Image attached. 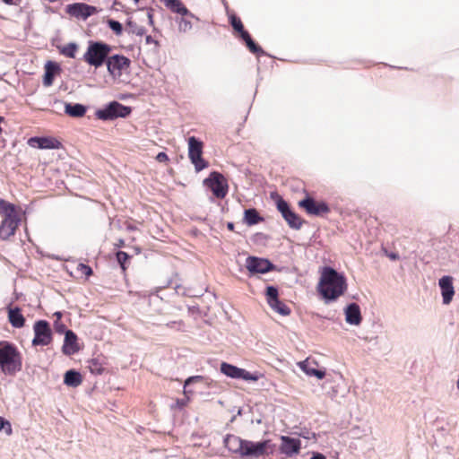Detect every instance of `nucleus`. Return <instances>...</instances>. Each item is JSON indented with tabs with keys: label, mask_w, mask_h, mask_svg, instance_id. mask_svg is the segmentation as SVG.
<instances>
[{
	"label": "nucleus",
	"mask_w": 459,
	"mask_h": 459,
	"mask_svg": "<svg viewBox=\"0 0 459 459\" xmlns=\"http://www.w3.org/2000/svg\"><path fill=\"white\" fill-rule=\"evenodd\" d=\"M22 355L17 347L7 341L0 342V368L7 376L22 370Z\"/></svg>",
	"instance_id": "obj_2"
},
{
	"label": "nucleus",
	"mask_w": 459,
	"mask_h": 459,
	"mask_svg": "<svg viewBox=\"0 0 459 459\" xmlns=\"http://www.w3.org/2000/svg\"><path fill=\"white\" fill-rule=\"evenodd\" d=\"M278 211L281 212L282 218L286 221L289 227L293 230H299L302 224L305 222V221L302 220L300 216L291 209L290 204L285 200L279 202Z\"/></svg>",
	"instance_id": "obj_14"
},
{
	"label": "nucleus",
	"mask_w": 459,
	"mask_h": 459,
	"mask_svg": "<svg viewBox=\"0 0 459 459\" xmlns=\"http://www.w3.org/2000/svg\"><path fill=\"white\" fill-rule=\"evenodd\" d=\"M108 74L116 77H120L124 70L130 67L131 60L124 55L115 54L109 56L105 64Z\"/></svg>",
	"instance_id": "obj_13"
},
{
	"label": "nucleus",
	"mask_w": 459,
	"mask_h": 459,
	"mask_svg": "<svg viewBox=\"0 0 459 459\" xmlns=\"http://www.w3.org/2000/svg\"><path fill=\"white\" fill-rule=\"evenodd\" d=\"M187 403V400L185 399H177L176 406L179 409H183Z\"/></svg>",
	"instance_id": "obj_47"
},
{
	"label": "nucleus",
	"mask_w": 459,
	"mask_h": 459,
	"mask_svg": "<svg viewBox=\"0 0 459 459\" xmlns=\"http://www.w3.org/2000/svg\"><path fill=\"white\" fill-rule=\"evenodd\" d=\"M241 414H242V409H238L237 415H241Z\"/></svg>",
	"instance_id": "obj_59"
},
{
	"label": "nucleus",
	"mask_w": 459,
	"mask_h": 459,
	"mask_svg": "<svg viewBox=\"0 0 459 459\" xmlns=\"http://www.w3.org/2000/svg\"><path fill=\"white\" fill-rule=\"evenodd\" d=\"M280 452L288 457H292L299 454L301 449V441L299 438L290 436H281Z\"/></svg>",
	"instance_id": "obj_15"
},
{
	"label": "nucleus",
	"mask_w": 459,
	"mask_h": 459,
	"mask_svg": "<svg viewBox=\"0 0 459 459\" xmlns=\"http://www.w3.org/2000/svg\"><path fill=\"white\" fill-rule=\"evenodd\" d=\"M19 224V221H10V219H4L0 224V238L2 240H7L11 236H13Z\"/></svg>",
	"instance_id": "obj_23"
},
{
	"label": "nucleus",
	"mask_w": 459,
	"mask_h": 459,
	"mask_svg": "<svg viewBox=\"0 0 459 459\" xmlns=\"http://www.w3.org/2000/svg\"><path fill=\"white\" fill-rule=\"evenodd\" d=\"M221 372L229 377L239 379L241 377L242 368L227 362H222L221 364Z\"/></svg>",
	"instance_id": "obj_31"
},
{
	"label": "nucleus",
	"mask_w": 459,
	"mask_h": 459,
	"mask_svg": "<svg viewBox=\"0 0 459 459\" xmlns=\"http://www.w3.org/2000/svg\"><path fill=\"white\" fill-rule=\"evenodd\" d=\"M257 236H261L262 237V236H264V234L263 233H258Z\"/></svg>",
	"instance_id": "obj_61"
},
{
	"label": "nucleus",
	"mask_w": 459,
	"mask_h": 459,
	"mask_svg": "<svg viewBox=\"0 0 459 459\" xmlns=\"http://www.w3.org/2000/svg\"><path fill=\"white\" fill-rule=\"evenodd\" d=\"M264 295L269 307L273 311L283 316L290 314V308L279 299V290L277 286L267 285Z\"/></svg>",
	"instance_id": "obj_10"
},
{
	"label": "nucleus",
	"mask_w": 459,
	"mask_h": 459,
	"mask_svg": "<svg viewBox=\"0 0 459 459\" xmlns=\"http://www.w3.org/2000/svg\"><path fill=\"white\" fill-rule=\"evenodd\" d=\"M44 69L42 83L44 86L49 87L53 84L56 75L60 73L61 67L58 63L49 60L45 64Z\"/></svg>",
	"instance_id": "obj_20"
},
{
	"label": "nucleus",
	"mask_w": 459,
	"mask_h": 459,
	"mask_svg": "<svg viewBox=\"0 0 459 459\" xmlns=\"http://www.w3.org/2000/svg\"><path fill=\"white\" fill-rule=\"evenodd\" d=\"M118 7L123 8V7H124V5H123V4H122L121 2H119L118 0H115V1L113 2V4H112V9H114V10H117H117H119V8H118Z\"/></svg>",
	"instance_id": "obj_50"
},
{
	"label": "nucleus",
	"mask_w": 459,
	"mask_h": 459,
	"mask_svg": "<svg viewBox=\"0 0 459 459\" xmlns=\"http://www.w3.org/2000/svg\"><path fill=\"white\" fill-rule=\"evenodd\" d=\"M54 316L56 317V320H61L63 313L61 311H56L54 313Z\"/></svg>",
	"instance_id": "obj_55"
},
{
	"label": "nucleus",
	"mask_w": 459,
	"mask_h": 459,
	"mask_svg": "<svg viewBox=\"0 0 459 459\" xmlns=\"http://www.w3.org/2000/svg\"><path fill=\"white\" fill-rule=\"evenodd\" d=\"M203 185L212 192V196L215 198L223 199L228 195V180L219 171H212L209 176L204 179Z\"/></svg>",
	"instance_id": "obj_6"
},
{
	"label": "nucleus",
	"mask_w": 459,
	"mask_h": 459,
	"mask_svg": "<svg viewBox=\"0 0 459 459\" xmlns=\"http://www.w3.org/2000/svg\"><path fill=\"white\" fill-rule=\"evenodd\" d=\"M65 113L71 117H82L87 112V106L81 103L64 102Z\"/></svg>",
	"instance_id": "obj_26"
},
{
	"label": "nucleus",
	"mask_w": 459,
	"mask_h": 459,
	"mask_svg": "<svg viewBox=\"0 0 459 459\" xmlns=\"http://www.w3.org/2000/svg\"><path fill=\"white\" fill-rule=\"evenodd\" d=\"M240 39L245 43L247 49L256 56H266L265 51L252 39L249 32H245Z\"/></svg>",
	"instance_id": "obj_29"
},
{
	"label": "nucleus",
	"mask_w": 459,
	"mask_h": 459,
	"mask_svg": "<svg viewBox=\"0 0 459 459\" xmlns=\"http://www.w3.org/2000/svg\"><path fill=\"white\" fill-rule=\"evenodd\" d=\"M78 271H80L82 274H84L86 277H90L93 274V271L91 266L85 264H79L77 266Z\"/></svg>",
	"instance_id": "obj_43"
},
{
	"label": "nucleus",
	"mask_w": 459,
	"mask_h": 459,
	"mask_svg": "<svg viewBox=\"0 0 459 459\" xmlns=\"http://www.w3.org/2000/svg\"><path fill=\"white\" fill-rule=\"evenodd\" d=\"M54 330L59 334H66L69 329L66 328V325L61 320L54 321Z\"/></svg>",
	"instance_id": "obj_41"
},
{
	"label": "nucleus",
	"mask_w": 459,
	"mask_h": 459,
	"mask_svg": "<svg viewBox=\"0 0 459 459\" xmlns=\"http://www.w3.org/2000/svg\"><path fill=\"white\" fill-rule=\"evenodd\" d=\"M275 445L270 439H264L258 442L245 439L243 443L240 458L255 459L273 454Z\"/></svg>",
	"instance_id": "obj_5"
},
{
	"label": "nucleus",
	"mask_w": 459,
	"mask_h": 459,
	"mask_svg": "<svg viewBox=\"0 0 459 459\" xmlns=\"http://www.w3.org/2000/svg\"><path fill=\"white\" fill-rule=\"evenodd\" d=\"M224 446L233 454L238 455L240 456L241 450L243 446V443L245 439L231 434L226 435L224 437Z\"/></svg>",
	"instance_id": "obj_24"
},
{
	"label": "nucleus",
	"mask_w": 459,
	"mask_h": 459,
	"mask_svg": "<svg viewBox=\"0 0 459 459\" xmlns=\"http://www.w3.org/2000/svg\"><path fill=\"white\" fill-rule=\"evenodd\" d=\"M6 4H18L21 0H2Z\"/></svg>",
	"instance_id": "obj_52"
},
{
	"label": "nucleus",
	"mask_w": 459,
	"mask_h": 459,
	"mask_svg": "<svg viewBox=\"0 0 459 459\" xmlns=\"http://www.w3.org/2000/svg\"><path fill=\"white\" fill-rule=\"evenodd\" d=\"M80 351L78 337L73 330H68L64 339L62 352L66 356H71Z\"/></svg>",
	"instance_id": "obj_18"
},
{
	"label": "nucleus",
	"mask_w": 459,
	"mask_h": 459,
	"mask_svg": "<svg viewBox=\"0 0 459 459\" xmlns=\"http://www.w3.org/2000/svg\"><path fill=\"white\" fill-rule=\"evenodd\" d=\"M245 266L249 273V276L279 271L277 266L270 259L255 255L247 257Z\"/></svg>",
	"instance_id": "obj_8"
},
{
	"label": "nucleus",
	"mask_w": 459,
	"mask_h": 459,
	"mask_svg": "<svg viewBox=\"0 0 459 459\" xmlns=\"http://www.w3.org/2000/svg\"><path fill=\"white\" fill-rule=\"evenodd\" d=\"M134 4H138L140 0H133Z\"/></svg>",
	"instance_id": "obj_60"
},
{
	"label": "nucleus",
	"mask_w": 459,
	"mask_h": 459,
	"mask_svg": "<svg viewBox=\"0 0 459 459\" xmlns=\"http://www.w3.org/2000/svg\"><path fill=\"white\" fill-rule=\"evenodd\" d=\"M347 286V280L343 273L331 266L323 267L317 290L325 303L329 304L337 300L345 293Z\"/></svg>",
	"instance_id": "obj_1"
},
{
	"label": "nucleus",
	"mask_w": 459,
	"mask_h": 459,
	"mask_svg": "<svg viewBox=\"0 0 459 459\" xmlns=\"http://www.w3.org/2000/svg\"><path fill=\"white\" fill-rule=\"evenodd\" d=\"M30 147L41 150H57L61 148L62 143L52 136H33L28 140Z\"/></svg>",
	"instance_id": "obj_16"
},
{
	"label": "nucleus",
	"mask_w": 459,
	"mask_h": 459,
	"mask_svg": "<svg viewBox=\"0 0 459 459\" xmlns=\"http://www.w3.org/2000/svg\"><path fill=\"white\" fill-rule=\"evenodd\" d=\"M33 346H48L53 340L50 324L47 320H37L33 325Z\"/></svg>",
	"instance_id": "obj_9"
},
{
	"label": "nucleus",
	"mask_w": 459,
	"mask_h": 459,
	"mask_svg": "<svg viewBox=\"0 0 459 459\" xmlns=\"http://www.w3.org/2000/svg\"><path fill=\"white\" fill-rule=\"evenodd\" d=\"M271 199L275 201L276 208L278 209V204L280 201L284 200L277 192H272L270 194Z\"/></svg>",
	"instance_id": "obj_46"
},
{
	"label": "nucleus",
	"mask_w": 459,
	"mask_h": 459,
	"mask_svg": "<svg viewBox=\"0 0 459 459\" xmlns=\"http://www.w3.org/2000/svg\"><path fill=\"white\" fill-rule=\"evenodd\" d=\"M310 459H326V456L321 453L315 452L312 454Z\"/></svg>",
	"instance_id": "obj_49"
},
{
	"label": "nucleus",
	"mask_w": 459,
	"mask_h": 459,
	"mask_svg": "<svg viewBox=\"0 0 459 459\" xmlns=\"http://www.w3.org/2000/svg\"><path fill=\"white\" fill-rule=\"evenodd\" d=\"M230 23L233 30L238 34V37H242L245 32H248L245 30L244 25L239 17L236 15L230 16Z\"/></svg>",
	"instance_id": "obj_33"
},
{
	"label": "nucleus",
	"mask_w": 459,
	"mask_h": 459,
	"mask_svg": "<svg viewBox=\"0 0 459 459\" xmlns=\"http://www.w3.org/2000/svg\"><path fill=\"white\" fill-rule=\"evenodd\" d=\"M107 24L108 28L117 35L120 36L123 33L124 28L120 22L114 19H108Z\"/></svg>",
	"instance_id": "obj_38"
},
{
	"label": "nucleus",
	"mask_w": 459,
	"mask_h": 459,
	"mask_svg": "<svg viewBox=\"0 0 459 459\" xmlns=\"http://www.w3.org/2000/svg\"><path fill=\"white\" fill-rule=\"evenodd\" d=\"M384 253L392 261H397L400 259V256L396 252H389L388 250L384 249Z\"/></svg>",
	"instance_id": "obj_44"
},
{
	"label": "nucleus",
	"mask_w": 459,
	"mask_h": 459,
	"mask_svg": "<svg viewBox=\"0 0 459 459\" xmlns=\"http://www.w3.org/2000/svg\"><path fill=\"white\" fill-rule=\"evenodd\" d=\"M0 213L4 216V219L21 221L15 205L4 199H0Z\"/></svg>",
	"instance_id": "obj_27"
},
{
	"label": "nucleus",
	"mask_w": 459,
	"mask_h": 459,
	"mask_svg": "<svg viewBox=\"0 0 459 459\" xmlns=\"http://www.w3.org/2000/svg\"><path fill=\"white\" fill-rule=\"evenodd\" d=\"M299 206L309 215L323 216L330 212V207L325 201L317 202L314 197L306 195L299 202Z\"/></svg>",
	"instance_id": "obj_12"
},
{
	"label": "nucleus",
	"mask_w": 459,
	"mask_h": 459,
	"mask_svg": "<svg viewBox=\"0 0 459 459\" xmlns=\"http://www.w3.org/2000/svg\"><path fill=\"white\" fill-rule=\"evenodd\" d=\"M131 257L132 256L125 251L119 250L116 253L117 262L123 272L126 270V263L131 259Z\"/></svg>",
	"instance_id": "obj_36"
},
{
	"label": "nucleus",
	"mask_w": 459,
	"mask_h": 459,
	"mask_svg": "<svg viewBox=\"0 0 459 459\" xmlns=\"http://www.w3.org/2000/svg\"><path fill=\"white\" fill-rule=\"evenodd\" d=\"M258 378H259V377L256 373H251V372L247 371L246 369L242 368L241 377L239 379H243L246 381H257Z\"/></svg>",
	"instance_id": "obj_42"
},
{
	"label": "nucleus",
	"mask_w": 459,
	"mask_h": 459,
	"mask_svg": "<svg viewBox=\"0 0 459 459\" xmlns=\"http://www.w3.org/2000/svg\"><path fill=\"white\" fill-rule=\"evenodd\" d=\"M82 382V375L76 369H69L64 375V384L70 387H77Z\"/></svg>",
	"instance_id": "obj_30"
},
{
	"label": "nucleus",
	"mask_w": 459,
	"mask_h": 459,
	"mask_svg": "<svg viewBox=\"0 0 459 459\" xmlns=\"http://www.w3.org/2000/svg\"><path fill=\"white\" fill-rule=\"evenodd\" d=\"M227 229L230 231H234L235 224L232 221L227 222Z\"/></svg>",
	"instance_id": "obj_53"
},
{
	"label": "nucleus",
	"mask_w": 459,
	"mask_h": 459,
	"mask_svg": "<svg viewBox=\"0 0 459 459\" xmlns=\"http://www.w3.org/2000/svg\"><path fill=\"white\" fill-rule=\"evenodd\" d=\"M203 381H204V377H202V376H192V377H187L185 380V384H184V394L186 395L192 394L193 391L191 389H189V386L195 383H201Z\"/></svg>",
	"instance_id": "obj_37"
},
{
	"label": "nucleus",
	"mask_w": 459,
	"mask_h": 459,
	"mask_svg": "<svg viewBox=\"0 0 459 459\" xmlns=\"http://www.w3.org/2000/svg\"><path fill=\"white\" fill-rule=\"evenodd\" d=\"M78 44L75 42H70L66 45L58 47L59 53L66 57L74 58L78 50Z\"/></svg>",
	"instance_id": "obj_32"
},
{
	"label": "nucleus",
	"mask_w": 459,
	"mask_h": 459,
	"mask_svg": "<svg viewBox=\"0 0 459 459\" xmlns=\"http://www.w3.org/2000/svg\"><path fill=\"white\" fill-rule=\"evenodd\" d=\"M126 25L128 29V32L132 34H135L137 36H143L146 30L143 26H139L135 22H134L131 18H128L126 22Z\"/></svg>",
	"instance_id": "obj_34"
},
{
	"label": "nucleus",
	"mask_w": 459,
	"mask_h": 459,
	"mask_svg": "<svg viewBox=\"0 0 459 459\" xmlns=\"http://www.w3.org/2000/svg\"><path fill=\"white\" fill-rule=\"evenodd\" d=\"M8 310V320L11 325L14 328H22L25 325V317L22 313V309L19 307H7Z\"/></svg>",
	"instance_id": "obj_25"
},
{
	"label": "nucleus",
	"mask_w": 459,
	"mask_h": 459,
	"mask_svg": "<svg viewBox=\"0 0 459 459\" xmlns=\"http://www.w3.org/2000/svg\"><path fill=\"white\" fill-rule=\"evenodd\" d=\"M165 6L169 8L171 12L180 14L181 16H190V18H195L198 20L182 3L181 0H161Z\"/></svg>",
	"instance_id": "obj_21"
},
{
	"label": "nucleus",
	"mask_w": 459,
	"mask_h": 459,
	"mask_svg": "<svg viewBox=\"0 0 459 459\" xmlns=\"http://www.w3.org/2000/svg\"><path fill=\"white\" fill-rule=\"evenodd\" d=\"M264 221V218L255 208H248L244 211L243 222L247 226H254Z\"/></svg>",
	"instance_id": "obj_28"
},
{
	"label": "nucleus",
	"mask_w": 459,
	"mask_h": 459,
	"mask_svg": "<svg viewBox=\"0 0 459 459\" xmlns=\"http://www.w3.org/2000/svg\"><path fill=\"white\" fill-rule=\"evenodd\" d=\"M87 368L93 375H101L104 371L103 365L99 359H91L88 360Z\"/></svg>",
	"instance_id": "obj_35"
},
{
	"label": "nucleus",
	"mask_w": 459,
	"mask_h": 459,
	"mask_svg": "<svg viewBox=\"0 0 459 459\" xmlns=\"http://www.w3.org/2000/svg\"><path fill=\"white\" fill-rule=\"evenodd\" d=\"M113 47L101 40H90L82 60L89 65L100 68L106 64Z\"/></svg>",
	"instance_id": "obj_3"
},
{
	"label": "nucleus",
	"mask_w": 459,
	"mask_h": 459,
	"mask_svg": "<svg viewBox=\"0 0 459 459\" xmlns=\"http://www.w3.org/2000/svg\"><path fill=\"white\" fill-rule=\"evenodd\" d=\"M345 321L351 325H359L362 321L359 306L355 303H349L343 309Z\"/></svg>",
	"instance_id": "obj_19"
},
{
	"label": "nucleus",
	"mask_w": 459,
	"mask_h": 459,
	"mask_svg": "<svg viewBox=\"0 0 459 459\" xmlns=\"http://www.w3.org/2000/svg\"><path fill=\"white\" fill-rule=\"evenodd\" d=\"M65 13L77 20L86 21L91 16L99 13V9L83 2L69 4L65 8Z\"/></svg>",
	"instance_id": "obj_11"
},
{
	"label": "nucleus",
	"mask_w": 459,
	"mask_h": 459,
	"mask_svg": "<svg viewBox=\"0 0 459 459\" xmlns=\"http://www.w3.org/2000/svg\"><path fill=\"white\" fill-rule=\"evenodd\" d=\"M156 160L159 162H166L169 160V156L166 152H160L157 154Z\"/></svg>",
	"instance_id": "obj_45"
},
{
	"label": "nucleus",
	"mask_w": 459,
	"mask_h": 459,
	"mask_svg": "<svg viewBox=\"0 0 459 459\" xmlns=\"http://www.w3.org/2000/svg\"><path fill=\"white\" fill-rule=\"evenodd\" d=\"M316 366V363L315 361H309L308 359L299 362V367L306 375L316 377L317 379H323L325 377V370L318 369Z\"/></svg>",
	"instance_id": "obj_22"
},
{
	"label": "nucleus",
	"mask_w": 459,
	"mask_h": 459,
	"mask_svg": "<svg viewBox=\"0 0 459 459\" xmlns=\"http://www.w3.org/2000/svg\"><path fill=\"white\" fill-rule=\"evenodd\" d=\"M188 309H189L190 311H194V310H195V309L197 310V309H198V307H188Z\"/></svg>",
	"instance_id": "obj_58"
},
{
	"label": "nucleus",
	"mask_w": 459,
	"mask_h": 459,
	"mask_svg": "<svg viewBox=\"0 0 459 459\" xmlns=\"http://www.w3.org/2000/svg\"><path fill=\"white\" fill-rule=\"evenodd\" d=\"M188 143V157L195 166L196 172H199L209 166L208 161L203 158L204 143L195 136H190Z\"/></svg>",
	"instance_id": "obj_7"
},
{
	"label": "nucleus",
	"mask_w": 459,
	"mask_h": 459,
	"mask_svg": "<svg viewBox=\"0 0 459 459\" xmlns=\"http://www.w3.org/2000/svg\"><path fill=\"white\" fill-rule=\"evenodd\" d=\"M453 281L454 279L450 275H444L438 280V286L441 290L442 302L444 305H449L455 295Z\"/></svg>",
	"instance_id": "obj_17"
},
{
	"label": "nucleus",
	"mask_w": 459,
	"mask_h": 459,
	"mask_svg": "<svg viewBox=\"0 0 459 459\" xmlns=\"http://www.w3.org/2000/svg\"><path fill=\"white\" fill-rule=\"evenodd\" d=\"M127 230H130V231H133V230H136V227L130 224V225L127 226Z\"/></svg>",
	"instance_id": "obj_56"
},
{
	"label": "nucleus",
	"mask_w": 459,
	"mask_h": 459,
	"mask_svg": "<svg viewBox=\"0 0 459 459\" xmlns=\"http://www.w3.org/2000/svg\"><path fill=\"white\" fill-rule=\"evenodd\" d=\"M145 42H146V44H152L153 43V44H155V46H157V47L159 46L158 40L154 39L151 35H147L145 37Z\"/></svg>",
	"instance_id": "obj_48"
},
{
	"label": "nucleus",
	"mask_w": 459,
	"mask_h": 459,
	"mask_svg": "<svg viewBox=\"0 0 459 459\" xmlns=\"http://www.w3.org/2000/svg\"><path fill=\"white\" fill-rule=\"evenodd\" d=\"M132 113V108L117 100H112L95 111L96 118L101 121H113L117 118H126Z\"/></svg>",
	"instance_id": "obj_4"
},
{
	"label": "nucleus",
	"mask_w": 459,
	"mask_h": 459,
	"mask_svg": "<svg viewBox=\"0 0 459 459\" xmlns=\"http://www.w3.org/2000/svg\"><path fill=\"white\" fill-rule=\"evenodd\" d=\"M3 430L8 436H10L13 432L10 421L4 419V417H0V432Z\"/></svg>",
	"instance_id": "obj_40"
},
{
	"label": "nucleus",
	"mask_w": 459,
	"mask_h": 459,
	"mask_svg": "<svg viewBox=\"0 0 459 459\" xmlns=\"http://www.w3.org/2000/svg\"><path fill=\"white\" fill-rule=\"evenodd\" d=\"M134 250H135L136 254H140L142 251L141 247H134Z\"/></svg>",
	"instance_id": "obj_57"
},
{
	"label": "nucleus",
	"mask_w": 459,
	"mask_h": 459,
	"mask_svg": "<svg viewBox=\"0 0 459 459\" xmlns=\"http://www.w3.org/2000/svg\"><path fill=\"white\" fill-rule=\"evenodd\" d=\"M116 247L119 248L126 247L125 240L122 238L118 239L117 243L116 244Z\"/></svg>",
	"instance_id": "obj_54"
},
{
	"label": "nucleus",
	"mask_w": 459,
	"mask_h": 459,
	"mask_svg": "<svg viewBox=\"0 0 459 459\" xmlns=\"http://www.w3.org/2000/svg\"><path fill=\"white\" fill-rule=\"evenodd\" d=\"M148 22L150 25L153 24V13L152 9L149 10L147 13Z\"/></svg>",
	"instance_id": "obj_51"
},
{
	"label": "nucleus",
	"mask_w": 459,
	"mask_h": 459,
	"mask_svg": "<svg viewBox=\"0 0 459 459\" xmlns=\"http://www.w3.org/2000/svg\"><path fill=\"white\" fill-rule=\"evenodd\" d=\"M188 16H181L178 21V30L181 32H187L192 29V22L187 19Z\"/></svg>",
	"instance_id": "obj_39"
}]
</instances>
